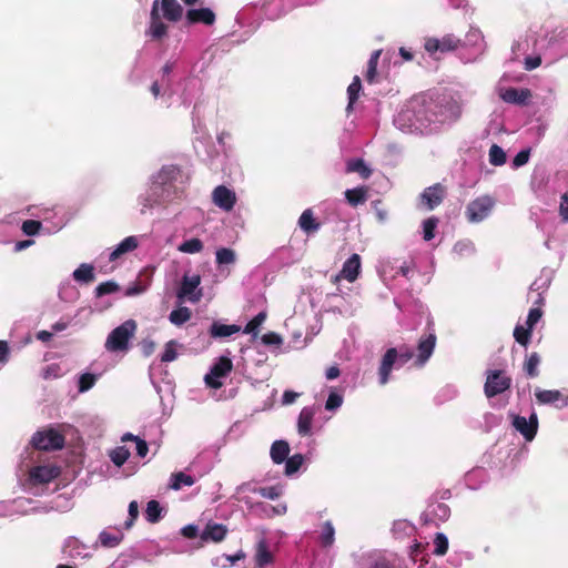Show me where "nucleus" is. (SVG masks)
<instances>
[{
  "label": "nucleus",
  "mask_w": 568,
  "mask_h": 568,
  "mask_svg": "<svg viewBox=\"0 0 568 568\" xmlns=\"http://www.w3.org/2000/svg\"><path fill=\"white\" fill-rule=\"evenodd\" d=\"M34 448L39 450H58L63 448L64 436L53 428L39 430L32 436L31 440Z\"/></svg>",
  "instance_id": "nucleus-5"
},
{
  "label": "nucleus",
  "mask_w": 568,
  "mask_h": 568,
  "mask_svg": "<svg viewBox=\"0 0 568 568\" xmlns=\"http://www.w3.org/2000/svg\"><path fill=\"white\" fill-rule=\"evenodd\" d=\"M186 23L189 26L203 23L205 26L214 24L216 17L210 8L190 9L186 11Z\"/></svg>",
  "instance_id": "nucleus-15"
},
{
  "label": "nucleus",
  "mask_w": 568,
  "mask_h": 568,
  "mask_svg": "<svg viewBox=\"0 0 568 568\" xmlns=\"http://www.w3.org/2000/svg\"><path fill=\"white\" fill-rule=\"evenodd\" d=\"M95 381H97V378L93 374H90V373L82 374L79 379V390L82 393L89 390L90 388L93 387Z\"/></svg>",
  "instance_id": "nucleus-48"
},
{
  "label": "nucleus",
  "mask_w": 568,
  "mask_h": 568,
  "mask_svg": "<svg viewBox=\"0 0 568 568\" xmlns=\"http://www.w3.org/2000/svg\"><path fill=\"white\" fill-rule=\"evenodd\" d=\"M162 508L156 500H150L145 509V518L149 523L155 524L161 518Z\"/></svg>",
  "instance_id": "nucleus-39"
},
{
  "label": "nucleus",
  "mask_w": 568,
  "mask_h": 568,
  "mask_svg": "<svg viewBox=\"0 0 568 568\" xmlns=\"http://www.w3.org/2000/svg\"><path fill=\"white\" fill-rule=\"evenodd\" d=\"M511 386V377L503 369H489L486 372L484 393L487 398H493L508 390Z\"/></svg>",
  "instance_id": "nucleus-3"
},
{
  "label": "nucleus",
  "mask_w": 568,
  "mask_h": 568,
  "mask_svg": "<svg viewBox=\"0 0 568 568\" xmlns=\"http://www.w3.org/2000/svg\"><path fill=\"white\" fill-rule=\"evenodd\" d=\"M195 483L194 478L183 471L174 473L171 476L170 488L174 490L181 489L183 486H192Z\"/></svg>",
  "instance_id": "nucleus-31"
},
{
  "label": "nucleus",
  "mask_w": 568,
  "mask_h": 568,
  "mask_svg": "<svg viewBox=\"0 0 568 568\" xmlns=\"http://www.w3.org/2000/svg\"><path fill=\"white\" fill-rule=\"evenodd\" d=\"M60 468L58 466L44 465L36 466L30 470V479L34 484H49L60 476Z\"/></svg>",
  "instance_id": "nucleus-12"
},
{
  "label": "nucleus",
  "mask_w": 568,
  "mask_h": 568,
  "mask_svg": "<svg viewBox=\"0 0 568 568\" xmlns=\"http://www.w3.org/2000/svg\"><path fill=\"white\" fill-rule=\"evenodd\" d=\"M262 343L267 346H280L283 343L282 337L275 332H268L262 337Z\"/></svg>",
  "instance_id": "nucleus-51"
},
{
  "label": "nucleus",
  "mask_w": 568,
  "mask_h": 568,
  "mask_svg": "<svg viewBox=\"0 0 568 568\" xmlns=\"http://www.w3.org/2000/svg\"><path fill=\"white\" fill-rule=\"evenodd\" d=\"M166 33L168 26L161 20L159 13V0H155L152 4L150 13V27L148 30V34H150L155 40H160L163 37H165Z\"/></svg>",
  "instance_id": "nucleus-13"
},
{
  "label": "nucleus",
  "mask_w": 568,
  "mask_h": 568,
  "mask_svg": "<svg viewBox=\"0 0 568 568\" xmlns=\"http://www.w3.org/2000/svg\"><path fill=\"white\" fill-rule=\"evenodd\" d=\"M235 262V253L233 250L222 247L216 251V263L220 265L232 264Z\"/></svg>",
  "instance_id": "nucleus-44"
},
{
  "label": "nucleus",
  "mask_w": 568,
  "mask_h": 568,
  "mask_svg": "<svg viewBox=\"0 0 568 568\" xmlns=\"http://www.w3.org/2000/svg\"><path fill=\"white\" fill-rule=\"evenodd\" d=\"M529 156H530L529 149L521 150L520 152H518L513 160L514 168H520V166L525 165L528 162Z\"/></svg>",
  "instance_id": "nucleus-54"
},
{
  "label": "nucleus",
  "mask_w": 568,
  "mask_h": 568,
  "mask_svg": "<svg viewBox=\"0 0 568 568\" xmlns=\"http://www.w3.org/2000/svg\"><path fill=\"white\" fill-rule=\"evenodd\" d=\"M540 363V356L538 353H531L524 363V369L528 377L535 378L538 376V365Z\"/></svg>",
  "instance_id": "nucleus-33"
},
{
  "label": "nucleus",
  "mask_w": 568,
  "mask_h": 568,
  "mask_svg": "<svg viewBox=\"0 0 568 568\" xmlns=\"http://www.w3.org/2000/svg\"><path fill=\"white\" fill-rule=\"evenodd\" d=\"M382 54V50H375L367 62V71L365 73V79L368 83H374L377 77V65L378 60Z\"/></svg>",
  "instance_id": "nucleus-29"
},
{
  "label": "nucleus",
  "mask_w": 568,
  "mask_h": 568,
  "mask_svg": "<svg viewBox=\"0 0 568 568\" xmlns=\"http://www.w3.org/2000/svg\"><path fill=\"white\" fill-rule=\"evenodd\" d=\"M414 357L413 351L403 346L399 349L392 347L383 355L381 365L378 367V378L381 385H386L389 381L393 367L397 364L398 367L404 366Z\"/></svg>",
  "instance_id": "nucleus-1"
},
{
  "label": "nucleus",
  "mask_w": 568,
  "mask_h": 568,
  "mask_svg": "<svg viewBox=\"0 0 568 568\" xmlns=\"http://www.w3.org/2000/svg\"><path fill=\"white\" fill-rule=\"evenodd\" d=\"M434 554L437 556L446 555L448 550V538L443 532H437L434 539Z\"/></svg>",
  "instance_id": "nucleus-45"
},
{
  "label": "nucleus",
  "mask_w": 568,
  "mask_h": 568,
  "mask_svg": "<svg viewBox=\"0 0 568 568\" xmlns=\"http://www.w3.org/2000/svg\"><path fill=\"white\" fill-rule=\"evenodd\" d=\"M267 317V313L265 311L260 312L255 315L244 327L243 333L252 334L253 336H257L258 327L264 323Z\"/></svg>",
  "instance_id": "nucleus-36"
},
{
  "label": "nucleus",
  "mask_w": 568,
  "mask_h": 568,
  "mask_svg": "<svg viewBox=\"0 0 568 568\" xmlns=\"http://www.w3.org/2000/svg\"><path fill=\"white\" fill-rule=\"evenodd\" d=\"M530 97H531L530 90L516 89V88H508L500 94V98L505 102L518 104V105L526 104Z\"/></svg>",
  "instance_id": "nucleus-18"
},
{
  "label": "nucleus",
  "mask_w": 568,
  "mask_h": 568,
  "mask_svg": "<svg viewBox=\"0 0 568 568\" xmlns=\"http://www.w3.org/2000/svg\"><path fill=\"white\" fill-rule=\"evenodd\" d=\"M298 394L293 390H285L283 394V404H292L297 398Z\"/></svg>",
  "instance_id": "nucleus-64"
},
{
  "label": "nucleus",
  "mask_w": 568,
  "mask_h": 568,
  "mask_svg": "<svg viewBox=\"0 0 568 568\" xmlns=\"http://www.w3.org/2000/svg\"><path fill=\"white\" fill-rule=\"evenodd\" d=\"M109 456H110V459L112 460V463L115 466L121 467L129 459L130 452H129V449L126 447L119 446V447L112 449L110 452Z\"/></svg>",
  "instance_id": "nucleus-37"
},
{
  "label": "nucleus",
  "mask_w": 568,
  "mask_h": 568,
  "mask_svg": "<svg viewBox=\"0 0 568 568\" xmlns=\"http://www.w3.org/2000/svg\"><path fill=\"white\" fill-rule=\"evenodd\" d=\"M99 540L102 546L112 548V547H115L119 545L121 538L119 536L110 534L108 531H102L99 535Z\"/></svg>",
  "instance_id": "nucleus-47"
},
{
  "label": "nucleus",
  "mask_w": 568,
  "mask_h": 568,
  "mask_svg": "<svg viewBox=\"0 0 568 568\" xmlns=\"http://www.w3.org/2000/svg\"><path fill=\"white\" fill-rule=\"evenodd\" d=\"M334 541H335V529H334L332 521L327 520L323 524L322 532L320 536V542H321L322 547L328 548V547L333 546Z\"/></svg>",
  "instance_id": "nucleus-30"
},
{
  "label": "nucleus",
  "mask_w": 568,
  "mask_h": 568,
  "mask_svg": "<svg viewBox=\"0 0 568 568\" xmlns=\"http://www.w3.org/2000/svg\"><path fill=\"white\" fill-rule=\"evenodd\" d=\"M9 346L6 341H0V363H6L9 358Z\"/></svg>",
  "instance_id": "nucleus-63"
},
{
  "label": "nucleus",
  "mask_w": 568,
  "mask_h": 568,
  "mask_svg": "<svg viewBox=\"0 0 568 568\" xmlns=\"http://www.w3.org/2000/svg\"><path fill=\"white\" fill-rule=\"evenodd\" d=\"M459 43V39L455 38L454 36L447 34L442 39L427 38L424 48L429 54H434L437 51L444 53L456 50Z\"/></svg>",
  "instance_id": "nucleus-7"
},
{
  "label": "nucleus",
  "mask_w": 568,
  "mask_h": 568,
  "mask_svg": "<svg viewBox=\"0 0 568 568\" xmlns=\"http://www.w3.org/2000/svg\"><path fill=\"white\" fill-rule=\"evenodd\" d=\"M362 91V82L358 75H355L353 78V81L347 88V97H348V103L346 106L347 114H351L354 110V104L359 98V93Z\"/></svg>",
  "instance_id": "nucleus-25"
},
{
  "label": "nucleus",
  "mask_w": 568,
  "mask_h": 568,
  "mask_svg": "<svg viewBox=\"0 0 568 568\" xmlns=\"http://www.w3.org/2000/svg\"><path fill=\"white\" fill-rule=\"evenodd\" d=\"M241 327L239 325L232 324H222L219 322H214L210 327V334L212 337H229L237 332H240Z\"/></svg>",
  "instance_id": "nucleus-27"
},
{
  "label": "nucleus",
  "mask_w": 568,
  "mask_h": 568,
  "mask_svg": "<svg viewBox=\"0 0 568 568\" xmlns=\"http://www.w3.org/2000/svg\"><path fill=\"white\" fill-rule=\"evenodd\" d=\"M138 247V240L135 236H128L111 252L109 260L111 262L118 260L122 254L131 252Z\"/></svg>",
  "instance_id": "nucleus-26"
},
{
  "label": "nucleus",
  "mask_w": 568,
  "mask_h": 568,
  "mask_svg": "<svg viewBox=\"0 0 568 568\" xmlns=\"http://www.w3.org/2000/svg\"><path fill=\"white\" fill-rule=\"evenodd\" d=\"M298 226L306 234H313L321 229V223L314 217L313 211L306 209L298 219Z\"/></svg>",
  "instance_id": "nucleus-22"
},
{
  "label": "nucleus",
  "mask_w": 568,
  "mask_h": 568,
  "mask_svg": "<svg viewBox=\"0 0 568 568\" xmlns=\"http://www.w3.org/2000/svg\"><path fill=\"white\" fill-rule=\"evenodd\" d=\"M73 278L78 282L91 283L94 281L93 266L90 264H81L74 272Z\"/></svg>",
  "instance_id": "nucleus-32"
},
{
  "label": "nucleus",
  "mask_w": 568,
  "mask_h": 568,
  "mask_svg": "<svg viewBox=\"0 0 568 568\" xmlns=\"http://www.w3.org/2000/svg\"><path fill=\"white\" fill-rule=\"evenodd\" d=\"M179 250L183 253L194 254L199 253L203 250V243L199 239H191L183 242Z\"/></svg>",
  "instance_id": "nucleus-43"
},
{
  "label": "nucleus",
  "mask_w": 568,
  "mask_h": 568,
  "mask_svg": "<svg viewBox=\"0 0 568 568\" xmlns=\"http://www.w3.org/2000/svg\"><path fill=\"white\" fill-rule=\"evenodd\" d=\"M255 560L260 568H264L273 561V556L264 541L258 542Z\"/></svg>",
  "instance_id": "nucleus-34"
},
{
  "label": "nucleus",
  "mask_w": 568,
  "mask_h": 568,
  "mask_svg": "<svg viewBox=\"0 0 568 568\" xmlns=\"http://www.w3.org/2000/svg\"><path fill=\"white\" fill-rule=\"evenodd\" d=\"M161 9L163 18L176 22L182 18L183 8L176 0H162Z\"/></svg>",
  "instance_id": "nucleus-20"
},
{
  "label": "nucleus",
  "mask_w": 568,
  "mask_h": 568,
  "mask_svg": "<svg viewBox=\"0 0 568 568\" xmlns=\"http://www.w3.org/2000/svg\"><path fill=\"white\" fill-rule=\"evenodd\" d=\"M496 201L490 195H480L468 203L465 215L468 222L479 223L489 216Z\"/></svg>",
  "instance_id": "nucleus-4"
},
{
  "label": "nucleus",
  "mask_w": 568,
  "mask_h": 568,
  "mask_svg": "<svg viewBox=\"0 0 568 568\" xmlns=\"http://www.w3.org/2000/svg\"><path fill=\"white\" fill-rule=\"evenodd\" d=\"M179 173V169L174 165H170V166H164L162 170H161V173L160 175L161 176H165L166 179H173L175 178V175Z\"/></svg>",
  "instance_id": "nucleus-62"
},
{
  "label": "nucleus",
  "mask_w": 568,
  "mask_h": 568,
  "mask_svg": "<svg viewBox=\"0 0 568 568\" xmlns=\"http://www.w3.org/2000/svg\"><path fill=\"white\" fill-rule=\"evenodd\" d=\"M446 194V187L442 183H435L423 191L420 201L428 210H434L442 204Z\"/></svg>",
  "instance_id": "nucleus-8"
},
{
  "label": "nucleus",
  "mask_w": 568,
  "mask_h": 568,
  "mask_svg": "<svg viewBox=\"0 0 568 568\" xmlns=\"http://www.w3.org/2000/svg\"><path fill=\"white\" fill-rule=\"evenodd\" d=\"M136 454L139 457L143 458L146 456L148 452H149V447H148V444L144 439H141L139 438L136 442Z\"/></svg>",
  "instance_id": "nucleus-60"
},
{
  "label": "nucleus",
  "mask_w": 568,
  "mask_h": 568,
  "mask_svg": "<svg viewBox=\"0 0 568 568\" xmlns=\"http://www.w3.org/2000/svg\"><path fill=\"white\" fill-rule=\"evenodd\" d=\"M513 426L526 440H532L538 429V418L536 413H532L529 419L519 415L514 416Z\"/></svg>",
  "instance_id": "nucleus-9"
},
{
  "label": "nucleus",
  "mask_w": 568,
  "mask_h": 568,
  "mask_svg": "<svg viewBox=\"0 0 568 568\" xmlns=\"http://www.w3.org/2000/svg\"><path fill=\"white\" fill-rule=\"evenodd\" d=\"M347 173H358L362 179H368L372 170L366 165L363 159H352L346 162Z\"/></svg>",
  "instance_id": "nucleus-28"
},
{
  "label": "nucleus",
  "mask_w": 568,
  "mask_h": 568,
  "mask_svg": "<svg viewBox=\"0 0 568 568\" xmlns=\"http://www.w3.org/2000/svg\"><path fill=\"white\" fill-rule=\"evenodd\" d=\"M212 200L217 207L230 212L233 210L236 203V195L235 192L229 187L219 185L212 192Z\"/></svg>",
  "instance_id": "nucleus-10"
},
{
  "label": "nucleus",
  "mask_w": 568,
  "mask_h": 568,
  "mask_svg": "<svg viewBox=\"0 0 568 568\" xmlns=\"http://www.w3.org/2000/svg\"><path fill=\"white\" fill-rule=\"evenodd\" d=\"M176 356H178V353L175 351V342L174 341L168 342L165 345V349L161 356V361L164 363H169V362L174 361L176 358Z\"/></svg>",
  "instance_id": "nucleus-49"
},
{
  "label": "nucleus",
  "mask_w": 568,
  "mask_h": 568,
  "mask_svg": "<svg viewBox=\"0 0 568 568\" xmlns=\"http://www.w3.org/2000/svg\"><path fill=\"white\" fill-rule=\"evenodd\" d=\"M304 463V456L302 454H295L287 457L285 463V475L292 476L297 473Z\"/></svg>",
  "instance_id": "nucleus-38"
},
{
  "label": "nucleus",
  "mask_w": 568,
  "mask_h": 568,
  "mask_svg": "<svg viewBox=\"0 0 568 568\" xmlns=\"http://www.w3.org/2000/svg\"><path fill=\"white\" fill-rule=\"evenodd\" d=\"M437 224L438 219L435 216L428 217L423 222V237L425 241H430L435 237Z\"/></svg>",
  "instance_id": "nucleus-42"
},
{
  "label": "nucleus",
  "mask_w": 568,
  "mask_h": 568,
  "mask_svg": "<svg viewBox=\"0 0 568 568\" xmlns=\"http://www.w3.org/2000/svg\"><path fill=\"white\" fill-rule=\"evenodd\" d=\"M226 534L227 527L225 525L210 521L200 534V538L204 542H220L225 538Z\"/></svg>",
  "instance_id": "nucleus-16"
},
{
  "label": "nucleus",
  "mask_w": 568,
  "mask_h": 568,
  "mask_svg": "<svg viewBox=\"0 0 568 568\" xmlns=\"http://www.w3.org/2000/svg\"><path fill=\"white\" fill-rule=\"evenodd\" d=\"M233 369L232 361L222 356L220 359L211 367V371L207 375H205L204 381L206 385L211 388L219 389L223 386L220 378L225 377Z\"/></svg>",
  "instance_id": "nucleus-6"
},
{
  "label": "nucleus",
  "mask_w": 568,
  "mask_h": 568,
  "mask_svg": "<svg viewBox=\"0 0 568 568\" xmlns=\"http://www.w3.org/2000/svg\"><path fill=\"white\" fill-rule=\"evenodd\" d=\"M138 516H139V504H138V501L132 500L129 504V520L125 521V527L130 528L133 525L134 520L138 518Z\"/></svg>",
  "instance_id": "nucleus-55"
},
{
  "label": "nucleus",
  "mask_w": 568,
  "mask_h": 568,
  "mask_svg": "<svg viewBox=\"0 0 568 568\" xmlns=\"http://www.w3.org/2000/svg\"><path fill=\"white\" fill-rule=\"evenodd\" d=\"M181 534L183 537L187 539H193L199 535V528L195 525H186L181 529Z\"/></svg>",
  "instance_id": "nucleus-58"
},
{
  "label": "nucleus",
  "mask_w": 568,
  "mask_h": 568,
  "mask_svg": "<svg viewBox=\"0 0 568 568\" xmlns=\"http://www.w3.org/2000/svg\"><path fill=\"white\" fill-rule=\"evenodd\" d=\"M437 337L435 333H429L426 336H423L417 345V357L415 361V365L422 367L432 356Z\"/></svg>",
  "instance_id": "nucleus-11"
},
{
  "label": "nucleus",
  "mask_w": 568,
  "mask_h": 568,
  "mask_svg": "<svg viewBox=\"0 0 568 568\" xmlns=\"http://www.w3.org/2000/svg\"><path fill=\"white\" fill-rule=\"evenodd\" d=\"M290 454V445L286 440H275L271 446V458L274 464H282Z\"/></svg>",
  "instance_id": "nucleus-24"
},
{
  "label": "nucleus",
  "mask_w": 568,
  "mask_h": 568,
  "mask_svg": "<svg viewBox=\"0 0 568 568\" xmlns=\"http://www.w3.org/2000/svg\"><path fill=\"white\" fill-rule=\"evenodd\" d=\"M200 283L201 277L199 275H193L191 277L185 275L178 292V297L183 298L187 296L191 302H199L202 294L201 292L194 294V291L199 287Z\"/></svg>",
  "instance_id": "nucleus-14"
},
{
  "label": "nucleus",
  "mask_w": 568,
  "mask_h": 568,
  "mask_svg": "<svg viewBox=\"0 0 568 568\" xmlns=\"http://www.w3.org/2000/svg\"><path fill=\"white\" fill-rule=\"evenodd\" d=\"M560 215L564 221H568V192L561 196Z\"/></svg>",
  "instance_id": "nucleus-61"
},
{
  "label": "nucleus",
  "mask_w": 568,
  "mask_h": 568,
  "mask_svg": "<svg viewBox=\"0 0 568 568\" xmlns=\"http://www.w3.org/2000/svg\"><path fill=\"white\" fill-rule=\"evenodd\" d=\"M531 332L529 327H524L523 325H517L514 329V338L521 346H527L531 338Z\"/></svg>",
  "instance_id": "nucleus-41"
},
{
  "label": "nucleus",
  "mask_w": 568,
  "mask_h": 568,
  "mask_svg": "<svg viewBox=\"0 0 568 568\" xmlns=\"http://www.w3.org/2000/svg\"><path fill=\"white\" fill-rule=\"evenodd\" d=\"M536 399L541 405L547 404H555L558 400H561V407H565L568 405V397H564L561 392L555 389V390H547V389H537L535 392Z\"/></svg>",
  "instance_id": "nucleus-19"
},
{
  "label": "nucleus",
  "mask_w": 568,
  "mask_h": 568,
  "mask_svg": "<svg viewBox=\"0 0 568 568\" xmlns=\"http://www.w3.org/2000/svg\"><path fill=\"white\" fill-rule=\"evenodd\" d=\"M506 153L497 144H493L489 149V162L495 166H500L506 163Z\"/></svg>",
  "instance_id": "nucleus-40"
},
{
  "label": "nucleus",
  "mask_w": 568,
  "mask_h": 568,
  "mask_svg": "<svg viewBox=\"0 0 568 568\" xmlns=\"http://www.w3.org/2000/svg\"><path fill=\"white\" fill-rule=\"evenodd\" d=\"M41 229V222L36 220H26L22 223V231L27 235H36Z\"/></svg>",
  "instance_id": "nucleus-50"
},
{
  "label": "nucleus",
  "mask_w": 568,
  "mask_h": 568,
  "mask_svg": "<svg viewBox=\"0 0 568 568\" xmlns=\"http://www.w3.org/2000/svg\"><path fill=\"white\" fill-rule=\"evenodd\" d=\"M541 64L540 57H527L525 59V69L530 71L538 68Z\"/></svg>",
  "instance_id": "nucleus-59"
},
{
  "label": "nucleus",
  "mask_w": 568,
  "mask_h": 568,
  "mask_svg": "<svg viewBox=\"0 0 568 568\" xmlns=\"http://www.w3.org/2000/svg\"><path fill=\"white\" fill-rule=\"evenodd\" d=\"M119 285L113 282V281H106V282H103L101 284H99L97 287H95V296L97 297H101V296H104L106 294H112V293H115L119 291Z\"/></svg>",
  "instance_id": "nucleus-46"
},
{
  "label": "nucleus",
  "mask_w": 568,
  "mask_h": 568,
  "mask_svg": "<svg viewBox=\"0 0 568 568\" xmlns=\"http://www.w3.org/2000/svg\"><path fill=\"white\" fill-rule=\"evenodd\" d=\"M315 415V409L313 407H304L297 420V432L302 436H308L312 430V423Z\"/></svg>",
  "instance_id": "nucleus-21"
},
{
  "label": "nucleus",
  "mask_w": 568,
  "mask_h": 568,
  "mask_svg": "<svg viewBox=\"0 0 568 568\" xmlns=\"http://www.w3.org/2000/svg\"><path fill=\"white\" fill-rule=\"evenodd\" d=\"M345 199L347 203L356 207L359 204H364L368 197V187L363 185L355 189H348L345 191Z\"/></svg>",
  "instance_id": "nucleus-23"
},
{
  "label": "nucleus",
  "mask_w": 568,
  "mask_h": 568,
  "mask_svg": "<svg viewBox=\"0 0 568 568\" xmlns=\"http://www.w3.org/2000/svg\"><path fill=\"white\" fill-rule=\"evenodd\" d=\"M260 494L262 497L268 498L272 500L280 497V490L277 489V487H274V486L261 488Z\"/></svg>",
  "instance_id": "nucleus-57"
},
{
  "label": "nucleus",
  "mask_w": 568,
  "mask_h": 568,
  "mask_svg": "<svg viewBox=\"0 0 568 568\" xmlns=\"http://www.w3.org/2000/svg\"><path fill=\"white\" fill-rule=\"evenodd\" d=\"M148 287V284H142L141 282H135L132 285H130L126 291V296H134L143 293Z\"/></svg>",
  "instance_id": "nucleus-56"
},
{
  "label": "nucleus",
  "mask_w": 568,
  "mask_h": 568,
  "mask_svg": "<svg viewBox=\"0 0 568 568\" xmlns=\"http://www.w3.org/2000/svg\"><path fill=\"white\" fill-rule=\"evenodd\" d=\"M542 316V312L540 308H531L528 313V316H527V320H526V325L527 327H529L530 329L534 328V326L539 322V320L541 318Z\"/></svg>",
  "instance_id": "nucleus-53"
},
{
  "label": "nucleus",
  "mask_w": 568,
  "mask_h": 568,
  "mask_svg": "<svg viewBox=\"0 0 568 568\" xmlns=\"http://www.w3.org/2000/svg\"><path fill=\"white\" fill-rule=\"evenodd\" d=\"M342 404H343V397L339 394L332 392L328 395V398L325 403V408L327 410H334V409L338 408Z\"/></svg>",
  "instance_id": "nucleus-52"
},
{
  "label": "nucleus",
  "mask_w": 568,
  "mask_h": 568,
  "mask_svg": "<svg viewBox=\"0 0 568 568\" xmlns=\"http://www.w3.org/2000/svg\"><path fill=\"white\" fill-rule=\"evenodd\" d=\"M359 271L361 256L355 253L344 262L339 276L344 277L348 282H354L357 280Z\"/></svg>",
  "instance_id": "nucleus-17"
},
{
  "label": "nucleus",
  "mask_w": 568,
  "mask_h": 568,
  "mask_svg": "<svg viewBox=\"0 0 568 568\" xmlns=\"http://www.w3.org/2000/svg\"><path fill=\"white\" fill-rule=\"evenodd\" d=\"M135 329V321H125L111 331L105 341V348L109 352H126L129 349V342L134 336Z\"/></svg>",
  "instance_id": "nucleus-2"
},
{
  "label": "nucleus",
  "mask_w": 568,
  "mask_h": 568,
  "mask_svg": "<svg viewBox=\"0 0 568 568\" xmlns=\"http://www.w3.org/2000/svg\"><path fill=\"white\" fill-rule=\"evenodd\" d=\"M191 315L192 313L189 307L181 306L176 310H173L170 313L169 318L172 324L180 326L187 322L191 318Z\"/></svg>",
  "instance_id": "nucleus-35"
}]
</instances>
